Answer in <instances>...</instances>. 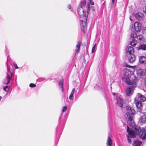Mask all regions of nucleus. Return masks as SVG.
Returning <instances> with one entry per match:
<instances>
[{
  "mask_svg": "<svg viewBox=\"0 0 146 146\" xmlns=\"http://www.w3.org/2000/svg\"><path fill=\"white\" fill-rule=\"evenodd\" d=\"M96 44H95L94 45V46L92 48V53H93L94 52V50H95V49L96 48Z\"/></svg>",
  "mask_w": 146,
  "mask_h": 146,
  "instance_id": "cd10ccee",
  "label": "nucleus"
},
{
  "mask_svg": "<svg viewBox=\"0 0 146 146\" xmlns=\"http://www.w3.org/2000/svg\"><path fill=\"white\" fill-rule=\"evenodd\" d=\"M124 76L126 78V82L127 83L129 84V85H131L132 84V82H131L130 80L127 78L130 77L132 74V72L131 71L129 70L128 69H125L124 71Z\"/></svg>",
  "mask_w": 146,
  "mask_h": 146,
  "instance_id": "7ed1b4c3",
  "label": "nucleus"
},
{
  "mask_svg": "<svg viewBox=\"0 0 146 146\" xmlns=\"http://www.w3.org/2000/svg\"><path fill=\"white\" fill-rule=\"evenodd\" d=\"M135 16L137 19L141 21L143 19L144 15L142 13L139 12L135 14Z\"/></svg>",
  "mask_w": 146,
  "mask_h": 146,
  "instance_id": "9d476101",
  "label": "nucleus"
},
{
  "mask_svg": "<svg viewBox=\"0 0 146 146\" xmlns=\"http://www.w3.org/2000/svg\"><path fill=\"white\" fill-rule=\"evenodd\" d=\"M59 83V87L60 88H61L62 91L63 92V80H60L58 82Z\"/></svg>",
  "mask_w": 146,
  "mask_h": 146,
  "instance_id": "4be33fe9",
  "label": "nucleus"
},
{
  "mask_svg": "<svg viewBox=\"0 0 146 146\" xmlns=\"http://www.w3.org/2000/svg\"><path fill=\"white\" fill-rule=\"evenodd\" d=\"M137 43L136 40L133 39L132 41L130 42V44L133 46H135Z\"/></svg>",
  "mask_w": 146,
  "mask_h": 146,
  "instance_id": "5701e85b",
  "label": "nucleus"
},
{
  "mask_svg": "<svg viewBox=\"0 0 146 146\" xmlns=\"http://www.w3.org/2000/svg\"><path fill=\"white\" fill-rule=\"evenodd\" d=\"M69 99L70 100H73V95L70 94L69 97Z\"/></svg>",
  "mask_w": 146,
  "mask_h": 146,
  "instance_id": "7c9ffc66",
  "label": "nucleus"
},
{
  "mask_svg": "<svg viewBox=\"0 0 146 146\" xmlns=\"http://www.w3.org/2000/svg\"><path fill=\"white\" fill-rule=\"evenodd\" d=\"M86 4V1L85 0H83V1H82L79 5L80 7H83L84 8Z\"/></svg>",
  "mask_w": 146,
  "mask_h": 146,
  "instance_id": "b1692460",
  "label": "nucleus"
},
{
  "mask_svg": "<svg viewBox=\"0 0 146 146\" xmlns=\"http://www.w3.org/2000/svg\"><path fill=\"white\" fill-rule=\"evenodd\" d=\"M7 76L4 80V83L5 84H8L9 83L10 80L11 79L12 73L11 72L10 68L8 66H7Z\"/></svg>",
  "mask_w": 146,
  "mask_h": 146,
  "instance_id": "20e7f679",
  "label": "nucleus"
},
{
  "mask_svg": "<svg viewBox=\"0 0 146 146\" xmlns=\"http://www.w3.org/2000/svg\"><path fill=\"white\" fill-rule=\"evenodd\" d=\"M84 9L83 7H80L78 9V12L79 15L80 16L83 15L86 16V14L84 13Z\"/></svg>",
  "mask_w": 146,
  "mask_h": 146,
  "instance_id": "ddd939ff",
  "label": "nucleus"
},
{
  "mask_svg": "<svg viewBox=\"0 0 146 146\" xmlns=\"http://www.w3.org/2000/svg\"><path fill=\"white\" fill-rule=\"evenodd\" d=\"M113 95H115V93H113Z\"/></svg>",
  "mask_w": 146,
  "mask_h": 146,
  "instance_id": "79ce46f5",
  "label": "nucleus"
},
{
  "mask_svg": "<svg viewBox=\"0 0 146 146\" xmlns=\"http://www.w3.org/2000/svg\"><path fill=\"white\" fill-rule=\"evenodd\" d=\"M126 51L127 54H133L134 52V50L133 47L129 46L126 48Z\"/></svg>",
  "mask_w": 146,
  "mask_h": 146,
  "instance_id": "6e6552de",
  "label": "nucleus"
},
{
  "mask_svg": "<svg viewBox=\"0 0 146 146\" xmlns=\"http://www.w3.org/2000/svg\"><path fill=\"white\" fill-rule=\"evenodd\" d=\"M134 87L133 86H129L126 89L125 93L126 95L129 96L132 94L134 90Z\"/></svg>",
  "mask_w": 146,
  "mask_h": 146,
  "instance_id": "423d86ee",
  "label": "nucleus"
},
{
  "mask_svg": "<svg viewBox=\"0 0 146 146\" xmlns=\"http://www.w3.org/2000/svg\"><path fill=\"white\" fill-rule=\"evenodd\" d=\"M112 3H113L114 1H115V0H112Z\"/></svg>",
  "mask_w": 146,
  "mask_h": 146,
  "instance_id": "4c0bfd02",
  "label": "nucleus"
},
{
  "mask_svg": "<svg viewBox=\"0 0 146 146\" xmlns=\"http://www.w3.org/2000/svg\"><path fill=\"white\" fill-rule=\"evenodd\" d=\"M126 66L127 67H129V66L127 64L126 65Z\"/></svg>",
  "mask_w": 146,
  "mask_h": 146,
  "instance_id": "ea45409f",
  "label": "nucleus"
},
{
  "mask_svg": "<svg viewBox=\"0 0 146 146\" xmlns=\"http://www.w3.org/2000/svg\"><path fill=\"white\" fill-rule=\"evenodd\" d=\"M36 86V85L33 83H31L29 84V86L31 87H35Z\"/></svg>",
  "mask_w": 146,
  "mask_h": 146,
  "instance_id": "c756f323",
  "label": "nucleus"
},
{
  "mask_svg": "<svg viewBox=\"0 0 146 146\" xmlns=\"http://www.w3.org/2000/svg\"><path fill=\"white\" fill-rule=\"evenodd\" d=\"M129 135H127L126 136L127 138V140L128 142L130 144H131V139H130V137H129Z\"/></svg>",
  "mask_w": 146,
  "mask_h": 146,
  "instance_id": "a878e982",
  "label": "nucleus"
},
{
  "mask_svg": "<svg viewBox=\"0 0 146 146\" xmlns=\"http://www.w3.org/2000/svg\"><path fill=\"white\" fill-rule=\"evenodd\" d=\"M131 37L133 38H134L136 37H137V35L135 33L133 32L131 34Z\"/></svg>",
  "mask_w": 146,
  "mask_h": 146,
  "instance_id": "bb28decb",
  "label": "nucleus"
},
{
  "mask_svg": "<svg viewBox=\"0 0 146 146\" xmlns=\"http://www.w3.org/2000/svg\"><path fill=\"white\" fill-rule=\"evenodd\" d=\"M75 88H74L72 89V91L70 93V94L73 95V94H74V91H75Z\"/></svg>",
  "mask_w": 146,
  "mask_h": 146,
  "instance_id": "72a5a7b5",
  "label": "nucleus"
},
{
  "mask_svg": "<svg viewBox=\"0 0 146 146\" xmlns=\"http://www.w3.org/2000/svg\"><path fill=\"white\" fill-rule=\"evenodd\" d=\"M137 76L142 78H146V70L140 69H137L136 71Z\"/></svg>",
  "mask_w": 146,
  "mask_h": 146,
  "instance_id": "39448f33",
  "label": "nucleus"
},
{
  "mask_svg": "<svg viewBox=\"0 0 146 146\" xmlns=\"http://www.w3.org/2000/svg\"><path fill=\"white\" fill-rule=\"evenodd\" d=\"M139 121L141 123H146V115H141L140 117Z\"/></svg>",
  "mask_w": 146,
  "mask_h": 146,
  "instance_id": "dca6fc26",
  "label": "nucleus"
},
{
  "mask_svg": "<svg viewBox=\"0 0 146 146\" xmlns=\"http://www.w3.org/2000/svg\"><path fill=\"white\" fill-rule=\"evenodd\" d=\"M10 88L9 86H6L3 87V89L6 92H8Z\"/></svg>",
  "mask_w": 146,
  "mask_h": 146,
  "instance_id": "393cba45",
  "label": "nucleus"
},
{
  "mask_svg": "<svg viewBox=\"0 0 146 146\" xmlns=\"http://www.w3.org/2000/svg\"><path fill=\"white\" fill-rule=\"evenodd\" d=\"M90 1L91 5H94V3L92 0H90Z\"/></svg>",
  "mask_w": 146,
  "mask_h": 146,
  "instance_id": "f704fd0d",
  "label": "nucleus"
},
{
  "mask_svg": "<svg viewBox=\"0 0 146 146\" xmlns=\"http://www.w3.org/2000/svg\"><path fill=\"white\" fill-rule=\"evenodd\" d=\"M134 101L137 108L140 110H141L143 106L142 103L141 101L137 99V98H135V99Z\"/></svg>",
  "mask_w": 146,
  "mask_h": 146,
  "instance_id": "0eeeda50",
  "label": "nucleus"
},
{
  "mask_svg": "<svg viewBox=\"0 0 146 146\" xmlns=\"http://www.w3.org/2000/svg\"><path fill=\"white\" fill-rule=\"evenodd\" d=\"M135 59L136 57L133 54L129 55L128 57V61L131 63H132L134 62Z\"/></svg>",
  "mask_w": 146,
  "mask_h": 146,
  "instance_id": "f8f14e48",
  "label": "nucleus"
},
{
  "mask_svg": "<svg viewBox=\"0 0 146 146\" xmlns=\"http://www.w3.org/2000/svg\"><path fill=\"white\" fill-rule=\"evenodd\" d=\"M129 125L128 124L127 125V131L131 138L135 137L137 135H139L140 138L142 140L145 139L146 138V130L145 128H143L141 129L139 126H135L133 127L134 125L133 126H129L130 127H132L134 128L133 130H130Z\"/></svg>",
  "mask_w": 146,
  "mask_h": 146,
  "instance_id": "f257e3e1",
  "label": "nucleus"
},
{
  "mask_svg": "<svg viewBox=\"0 0 146 146\" xmlns=\"http://www.w3.org/2000/svg\"><path fill=\"white\" fill-rule=\"evenodd\" d=\"M126 113L125 117L128 119L127 123L129 126H133L135 123L133 118V116L135 113L134 110L132 108L129 106L126 107Z\"/></svg>",
  "mask_w": 146,
  "mask_h": 146,
  "instance_id": "f03ea898",
  "label": "nucleus"
},
{
  "mask_svg": "<svg viewBox=\"0 0 146 146\" xmlns=\"http://www.w3.org/2000/svg\"><path fill=\"white\" fill-rule=\"evenodd\" d=\"M81 26L82 29L83 30L84 32H85V28L86 26V23L83 21H81Z\"/></svg>",
  "mask_w": 146,
  "mask_h": 146,
  "instance_id": "6ab92c4d",
  "label": "nucleus"
},
{
  "mask_svg": "<svg viewBox=\"0 0 146 146\" xmlns=\"http://www.w3.org/2000/svg\"><path fill=\"white\" fill-rule=\"evenodd\" d=\"M135 30L137 32H139L141 30V24L138 22H136L134 24Z\"/></svg>",
  "mask_w": 146,
  "mask_h": 146,
  "instance_id": "9b49d317",
  "label": "nucleus"
},
{
  "mask_svg": "<svg viewBox=\"0 0 146 146\" xmlns=\"http://www.w3.org/2000/svg\"><path fill=\"white\" fill-rule=\"evenodd\" d=\"M139 62L142 64H146V57L144 56H139L138 57Z\"/></svg>",
  "mask_w": 146,
  "mask_h": 146,
  "instance_id": "4468645a",
  "label": "nucleus"
},
{
  "mask_svg": "<svg viewBox=\"0 0 146 146\" xmlns=\"http://www.w3.org/2000/svg\"><path fill=\"white\" fill-rule=\"evenodd\" d=\"M129 18H130V19L131 20V21H132V20L131 19V17H130Z\"/></svg>",
  "mask_w": 146,
  "mask_h": 146,
  "instance_id": "58836bf2",
  "label": "nucleus"
},
{
  "mask_svg": "<svg viewBox=\"0 0 146 146\" xmlns=\"http://www.w3.org/2000/svg\"><path fill=\"white\" fill-rule=\"evenodd\" d=\"M117 103V105L121 107L123 106V101L120 98L117 97L116 98Z\"/></svg>",
  "mask_w": 146,
  "mask_h": 146,
  "instance_id": "2eb2a0df",
  "label": "nucleus"
},
{
  "mask_svg": "<svg viewBox=\"0 0 146 146\" xmlns=\"http://www.w3.org/2000/svg\"><path fill=\"white\" fill-rule=\"evenodd\" d=\"M138 50H146V45L145 44H141L140 45L137 47Z\"/></svg>",
  "mask_w": 146,
  "mask_h": 146,
  "instance_id": "f3484780",
  "label": "nucleus"
},
{
  "mask_svg": "<svg viewBox=\"0 0 146 146\" xmlns=\"http://www.w3.org/2000/svg\"><path fill=\"white\" fill-rule=\"evenodd\" d=\"M81 42L80 41L78 42L76 46V49L75 52L76 53H78L80 51V47Z\"/></svg>",
  "mask_w": 146,
  "mask_h": 146,
  "instance_id": "a211bd4d",
  "label": "nucleus"
},
{
  "mask_svg": "<svg viewBox=\"0 0 146 146\" xmlns=\"http://www.w3.org/2000/svg\"><path fill=\"white\" fill-rule=\"evenodd\" d=\"M67 107L66 106H64L63 107L62 111L63 112H64L66 110Z\"/></svg>",
  "mask_w": 146,
  "mask_h": 146,
  "instance_id": "473e14b6",
  "label": "nucleus"
},
{
  "mask_svg": "<svg viewBox=\"0 0 146 146\" xmlns=\"http://www.w3.org/2000/svg\"><path fill=\"white\" fill-rule=\"evenodd\" d=\"M13 65L14 66L15 68L16 69H17L19 68V67H18V66H17V64L16 63H13Z\"/></svg>",
  "mask_w": 146,
  "mask_h": 146,
  "instance_id": "2f4dec72",
  "label": "nucleus"
},
{
  "mask_svg": "<svg viewBox=\"0 0 146 146\" xmlns=\"http://www.w3.org/2000/svg\"><path fill=\"white\" fill-rule=\"evenodd\" d=\"M143 11L146 14V7L143 8Z\"/></svg>",
  "mask_w": 146,
  "mask_h": 146,
  "instance_id": "c9c22d12",
  "label": "nucleus"
},
{
  "mask_svg": "<svg viewBox=\"0 0 146 146\" xmlns=\"http://www.w3.org/2000/svg\"><path fill=\"white\" fill-rule=\"evenodd\" d=\"M68 8L69 9H70L71 8V5H69L68 6Z\"/></svg>",
  "mask_w": 146,
  "mask_h": 146,
  "instance_id": "e433bc0d",
  "label": "nucleus"
},
{
  "mask_svg": "<svg viewBox=\"0 0 146 146\" xmlns=\"http://www.w3.org/2000/svg\"><path fill=\"white\" fill-rule=\"evenodd\" d=\"M145 85L146 86V81H145Z\"/></svg>",
  "mask_w": 146,
  "mask_h": 146,
  "instance_id": "a19ab883",
  "label": "nucleus"
},
{
  "mask_svg": "<svg viewBox=\"0 0 146 146\" xmlns=\"http://www.w3.org/2000/svg\"><path fill=\"white\" fill-rule=\"evenodd\" d=\"M91 9L93 12H94L95 11V9L93 7H90V4L89 3L87 5V13L88 14L89 13Z\"/></svg>",
  "mask_w": 146,
  "mask_h": 146,
  "instance_id": "412c9836",
  "label": "nucleus"
},
{
  "mask_svg": "<svg viewBox=\"0 0 146 146\" xmlns=\"http://www.w3.org/2000/svg\"><path fill=\"white\" fill-rule=\"evenodd\" d=\"M135 98H137L140 101H141L143 102H144L146 100V98L145 96L142 95L140 93H138L137 94V96Z\"/></svg>",
  "mask_w": 146,
  "mask_h": 146,
  "instance_id": "1a4fd4ad",
  "label": "nucleus"
},
{
  "mask_svg": "<svg viewBox=\"0 0 146 146\" xmlns=\"http://www.w3.org/2000/svg\"><path fill=\"white\" fill-rule=\"evenodd\" d=\"M137 37L138 39L141 40L143 36L142 35H138V36L137 35Z\"/></svg>",
  "mask_w": 146,
  "mask_h": 146,
  "instance_id": "c85d7f7f",
  "label": "nucleus"
},
{
  "mask_svg": "<svg viewBox=\"0 0 146 146\" xmlns=\"http://www.w3.org/2000/svg\"><path fill=\"white\" fill-rule=\"evenodd\" d=\"M142 143L141 141H135L133 142V146H140Z\"/></svg>",
  "mask_w": 146,
  "mask_h": 146,
  "instance_id": "aec40b11",
  "label": "nucleus"
}]
</instances>
